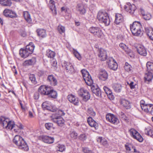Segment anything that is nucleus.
<instances>
[{
	"label": "nucleus",
	"mask_w": 153,
	"mask_h": 153,
	"mask_svg": "<svg viewBox=\"0 0 153 153\" xmlns=\"http://www.w3.org/2000/svg\"><path fill=\"white\" fill-rule=\"evenodd\" d=\"M153 75L151 72L147 71L145 73L144 79L145 82H150L153 78Z\"/></svg>",
	"instance_id": "2f4dec72"
},
{
	"label": "nucleus",
	"mask_w": 153,
	"mask_h": 153,
	"mask_svg": "<svg viewBox=\"0 0 153 153\" xmlns=\"http://www.w3.org/2000/svg\"><path fill=\"white\" fill-rule=\"evenodd\" d=\"M36 32L39 37L44 38L47 36L46 31L43 29L39 28L36 30Z\"/></svg>",
	"instance_id": "cd10ccee"
},
{
	"label": "nucleus",
	"mask_w": 153,
	"mask_h": 153,
	"mask_svg": "<svg viewBox=\"0 0 153 153\" xmlns=\"http://www.w3.org/2000/svg\"><path fill=\"white\" fill-rule=\"evenodd\" d=\"M47 80L52 86H55L57 84V80L53 75H49L48 76Z\"/></svg>",
	"instance_id": "4be33fe9"
},
{
	"label": "nucleus",
	"mask_w": 153,
	"mask_h": 153,
	"mask_svg": "<svg viewBox=\"0 0 153 153\" xmlns=\"http://www.w3.org/2000/svg\"><path fill=\"white\" fill-rule=\"evenodd\" d=\"M146 32L149 39L153 41V29L151 28H146Z\"/></svg>",
	"instance_id": "f704fd0d"
},
{
	"label": "nucleus",
	"mask_w": 153,
	"mask_h": 153,
	"mask_svg": "<svg viewBox=\"0 0 153 153\" xmlns=\"http://www.w3.org/2000/svg\"><path fill=\"white\" fill-rule=\"evenodd\" d=\"M89 31L94 36L99 38L101 37L102 35L101 30L97 27H91L89 28Z\"/></svg>",
	"instance_id": "6e6552de"
},
{
	"label": "nucleus",
	"mask_w": 153,
	"mask_h": 153,
	"mask_svg": "<svg viewBox=\"0 0 153 153\" xmlns=\"http://www.w3.org/2000/svg\"><path fill=\"white\" fill-rule=\"evenodd\" d=\"M46 55L48 58H52L55 57V53L54 51L48 49L46 51Z\"/></svg>",
	"instance_id": "a19ab883"
},
{
	"label": "nucleus",
	"mask_w": 153,
	"mask_h": 153,
	"mask_svg": "<svg viewBox=\"0 0 153 153\" xmlns=\"http://www.w3.org/2000/svg\"><path fill=\"white\" fill-rule=\"evenodd\" d=\"M81 72L85 83L88 86H91L93 84V81L88 72L85 69H82Z\"/></svg>",
	"instance_id": "423d86ee"
},
{
	"label": "nucleus",
	"mask_w": 153,
	"mask_h": 153,
	"mask_svg": "<svg viewBox=\"0 0 153 153\" xmlns=\"http://www.w3.org/2000/svg\"><path fill=\"white\" fill-rule=\"evenodd\" d=\"M79 138L80 140L84 141L87 139V135L84 134H81L79 136Z\"/></svg>",
	"instance_id": "13d9d810"
},
{
	"label": "nucleus",
	"mask_w": 153,
	"mask_h": 153,
	"mask_svg": "<svg viewBox=\"0 0 153 153\" xmlns=\"http://www.w3.org/2000/svg\"><path fill=\"white\" fill-rule=\"evenodd\" d=\"M124 9L127 12L131 14H133L136 9L135 6L133 4L127 3L124 6Z\"/></svg>",
	"instance_id": "2eb2a0df"
},
{
	"label": "nucleus",
	"mask_w": 153,
	"mask_h": 153,
	"mask_svg": "<svg viewBox=\"0 0 153 153\" xmlns=\"http://www.w3.org/2000/svg\"><path fill=\"white\" fill-rule=\"evenodd\" d=\"M53 124L50 123H46L45 124V126L46 128L48 130L51 129L53 128Z\"/></svg>",
	"instance_id": "6e6d98bb"
},
{
	"label": "nucleus",
	"mask_w": 153,
	"mask_h": 153,
	"mask_svg": "<svg viewBox=\"0 0 153 153\" xmlns=\"http://www.w3.org/2000/svg\"><path fill=\"white\" fill-rule=\"evenodd\" d=\"M131 136L140 142H142L143 139L140 134L135 129L131 128L129 130Z\"/></svg>",
	"instance_id": "9d476101"
},
{
	"label": "nucleus",
	"mask_w": 153,
	"mask_h": 153,
	"mask_svg": "<svg viewBox=\"0 0 153 153\" xmlns=\"http://www.w3.org/2000/svg\"><path fill=\"white\" fill-rule=\"evenodd\" d=\"M0 4L4 6H10L12 2L10 0H0Z\"/></svg>",
	"instance_id": "4c0bfd02"
},
{
	"label": "nucleus",
	"mask_w": 153,
	"mask_h": 153,
	"mask_svg": "<svg viewBox=\"0 0 153 153\" xmlns=\"http://www.w3.org/2000/svg\"><path fill=\"white\" fill-rule=\"evenodd\" d=\"M128 84L129 85V86L131 89H133L135 88V86L136 85L135 83L133 82H131L129 84L128 83Z\"/></svg>",
	"instance_id": "69168bd1"
},
{
	"label": "nucleus",
	"mask_w": 153,
	"mask_h": 153,
	"mask_svg": "<svg viewBox=\"0 0 153 153\" xmlns=\"http://www.w3.org/2000/svg\"><path fill=\"white\" fill-rule=\"evenodd\" d=\"M97 141L100 142L101 144L103 146H105L107 144V142L106 139L102 138L101 137H99L97 139Z\"/></svg>",
	"instance_id": "49530a36"
},
{
	"label": "nucleus",
	"mask_w": 153,
	"mask_h": 153,
	"mask_svg": "<svg viewBox=\"0 0 153 153\" xmlns=\"http://www.w3.org/2000/svg\"><path fill=\"white\" fill-rule=\"evenodd\" d=\"M142 109L146 113L152 114L153 111V104H147Z\"/></svg>",
	"instance_id": "b1692460"
},
{
	"label": "nucleus",
	"mask_w": 153,
	"mask_h": 153,
	"mask_svg": "<svg viewBox=\"0 0 153 153\" xmlns=\"http://www.w3.org/2000/svg\"><path fill=\"white\" fill-rule=\"evenodd\" d=\"M129 153H140L138 149L135 147H132L131 148V150Z\"/></svg>",
	"instance_id": "bf43d9fd"
},
{
	"label": "nucleus",
	"mask_w": 153,
	"mask_h": 153,
	"mask_svg": "<svg viewBox=\"0 0 153 153\" xmlns=\"http://www.w3.org/2000/svg\"><path fill=\"white\" fill-rule=\"evenodd\" d=\"M145 132L146 134L153 138V128H146L145 129Z\"/></svg>",
	"instance_id": "79ce46f5"
},
{
	"label": "nucleus",
	"mask_w": 153,
	"mask_h": 153,
	"mask_svg": "<svg viewBox=\"0 0 153 153\" xmlns=\"http://www.w3.org/2000/svg\"><path fill=\"white\" fill-rule=\"evenodd\" d=\"M119 46L122 49L124 50L127 53H129L130 52V50L127 46L123 43H120Z\"/></svg>",
	"instance_id": "58836bf2"
},
{
	"label": "nucleus",
	"mask_w": 153,
	"mask_h": 153,
	"mask_svg": "<svg viewBox=\"0 0 153 153\" xmlns=\"http://www.w3.org/2000/svg\"><path fill=\"white\" fill-rule=\"evenodd\" d=\"M60 118L62 117L60 116H57L54 118H53L52 119V120L53 122L57 123L58 122V121H59Z\"/></svg>",
	"instance_id": "0e129e2a"
},
{
	"label": "nucleus",
	"mask_w": 153,
	"mask_h": 153,
	"mask_svg": "<svg viewBox=\"0 0 153 153\" xmlns=\"http://www.w3.org/2000/svg\"><path fill=\"white\" fill-rule=\"evenodd\" d=\"M123 20V17L121 14L119 13H116L115 15V20L114 23L116 24H119L122 22Z\"/></svg>",
	"instance_id": "7c9ffc66"
},
{
	"label": "nucleus",
	"mask_w": 153,
	"mask_h": 153,
	"mask_svg": "<svg viewBox=\"0 0 153 153\" xmlns=\"http://www.w3.org/2000/svg\"><path fill=\"white\" fill-rule=\"evenodd\" d=\"M70 136L71 137L74 139H76L77 138L78 134L75 131H71L70 132Z\"/></svg>",
	"instance_id": "603ef678"
},
{
	"label": "nucleus",
	"mask_w": 153,
	"mask_h": 153,
	"mask_svg": "<svg viewBox=\"0 0 153 153\" xmlns=\"http://www.w3.org/2000/svg\"><path fill=\"white\" fill-rule=\"evenodd\" d=\"M120 103L121 105L126 109H129L131 108L130 102L126 99H121Z\"/></svg>",
	"instance_id": "412c9836"
},
{
	"label": "nucleus",
	"mask_w": 153,
	"mask_h": 153,
	"mask_svg": "<svg viewBox=\"0 0 153 153\" xmlns=\"http://www.w3.org/2000/svg\"><path fill=\"white\" fill-rule=\"evenodd\" d=\"M62 66L65 68L67 72L70 74L74 73V69L71 63L64 61L62 63Z\"/></svg>",
	"instance_id": "9b49d317"
},
{
	"label": "nucleus",
	"mask_w": 153,
	"mask_h": 153,
	"mask_svg": "<svg viewBox=\"0 0 153 153\" xmlns=\"http://www.w3.org/2000/svg\"><path fill=\"white\" fill-rule=\"evenodd\" d=\"M23 16L27 22L29 23H30L31 22L32 19L28 12L27 11H24L23 12Z\"/></svg>",
	"instance_id": "72a5a7b5"
},
{
	"label": "nucleus",
	"mask_w": 153,
	"mask_h": 153,
	"mask_svg": "<svg viewBox=\"0 0 153 153\" xmlns=\"http://www.w3.org/2000/svg\"><path fill=\"white\" fill-rule=\"evenodd\" d=\"M97 17L100 22L104 23L106 26H108L109 25L110 20L107 13L100 11L97 14Z\"/></svg>",
	"instance_id": "20e7f679"
},
{
	"label": "nucleus",
	"mask_w": 153,
	"mask_h": 153,
	"mask_svg": "<svg viewBox=\"0 0 153 153\" xmlns=\"http://www.w3.org/2000/svg\"><path fill=\"white\" fill-rule=\"evenodd\" d=\"M39 92H35L34 94L33 95V97L34 99L35 100H37L39 98Z\"/></svg>",
	"instance_id": "774afa93"
},
{
	"label": "nucleus",
	"mask_w": 153,
	"mask_h": 153,
	"mask_svg": "<svg viewBox=\"0 0 153 153\" xmlns=\"http://www.w3.org/2000/svg\"><path fill=\"white\" fill-rule=\"evenodd\" d=\"M40 139L44 143L48 144L53 143L54 142V140L53 137L47 135H42L40 136Z\"/></svg>",
	"instance_id": "f3484780"
},
{
	"label": "nucleus",
	"mask_w": 153,
	"mask_h": 153,
	"mask_svg": "<svg viewBox=\"0 0 153 153\" xmlns=\"http://www.w3.org/2000/svg\"><path fill=\"white\" fill-rule=\"evenodd\" d=\"M92 91L93 93L97 96L100 97L101 95V91L100 89L98 87L96 88H92Z\"/></svg>",
	"instance_id": "c03bdc74"
},
{
	"label": "nucleus",
	"mask_w": 153,
	"mask_h": 153,
	"mask_svg": "<svg viewBox=\"0 0 153 153\" xmlns=\"http://www.w3.org/2000/svg\"><path fill=\"white\" fill-rule=\"evenodd\" d=\"M67 98L69 101L74 105H78L79 101L78 98L75 95L72 94H69L67 96Z\"/></svg>",
	"instance_id": "6ab92c4d"
},
{
	"label": "nucleus",
	"mask_w": 153,
	"mask_h": 153,
	"mask_svg": "<svg viewBox=\"0 0 153 153\" xmlns=\"http://www.w3.org/2000/svg\"><path fill=\"white\" fill-rule=\"evenodd\" d=\"M50 86H46L45 85H42L39 89L38 91L42 94L48 95L49 94V90L51 89Z\"/></svg>",
	"instance_id": "dca6fc26"
},
{
	"label": "nucleus",
	"mask_w": 153,
	"mask_h": 153,
	"mask_svg": "<svg viewBox=\"0 0 153 153\" xmlns=\"http://www.w3.org/2000/svg\"><path fill=\"white\" fill-rule=\"evenodd\" d=\"M147 71L153 72V63L148 62L146 63Z\"/></svg>",
	"instance_id": "37998d69"
},
{
	"label": "nucleus",
	"mask_w": 153,
	"mask_h": 153,
	"mask_svg": "<svg viewBox=\"0 0 153 153\" xmlns=\"http://www.w3.org/2000/svg\"><path fill=\"white\" fill-rule=\"evenodd\" d=\"M141 12L143 19L145 20H149L151 18L152 16L150 13L145 12L143 10H141Z\"/></svg>",
	"instance_id": "473e14b6"
},
{
	"label": "nucleus",
	"mask_w": 153,
	"mask_h": 153,
	"mask_svg": "<svg viewBox=\"0 0 153 153\" xmlns=\"http://www.w3.org/2000/svg\"><path fill=\"white\" fill-rule=\"evenodd\" d=\"M83 151L85 153H94L93 151L90 150L88 148H83Z\"/></svg>",
	"instance_id": "680f3d73"
},
{
	"label": "nucleus",
	"mask_w": 153,
	"mask_h": 153,
	"mask_svg": "<svg viewBox=\"0 0 153 153\" xmlns=\"http://www.w3.org/2000/svg\"><path fill=\"white\" fill-rule=\"evenodd\" d=\"M87 122L89 126L94 127L96 129L98 128V124L91 117H89L87 119Z\"/></svg>",
	"instance_id": "5701e85b"
},
{
	"label": "nucleus",
	"mask_w": 153,
	"mask_h": 153,
	"mask_svg": "<svg viewBox=\"0 0 153 153\" xmlns=\"http://www.w3.org/2000/svg\"><path fill=\"white\" fill-rule=\"evenodd\" d=\"M56 149L57 151L63 152L65 150V146L63 144H58L56 146Z\"/></svg>",
	"instance_id": "a18cd8bd"
},
{
	"label": "nucleus",
	"mask_w": 153,
	"mask_h": 153,
	"mask_svg": "<svg viewBox=\"0 0 153 153\" xmlns=\"http://www.w3.org/2000/svg\"><path fill=\"white\" fill-rule=\"evenodd\" d=\"M76 8L77 10L79 11L80 13L81 14H84L85 12V8L81 4H78Z\"/></svg>",
	"instance_id": "e433bc0d"
},
{
	"label": "nucleus",
	"mask_w": 153,
	"mask_h": 153,
	"mask_svg": "<svg viewBox=\"0 0 153 153\" xmlns=\"http://www.w3.org/2000/svg\"><path fill=\"white\" fill-rule=\"evenodd\" d=\"M106 118L107 120L112 124L117 125L119 123V120L117 117L112 114H107L106 115Z\"/></svg>",
	"instance_id": "f8f14e48"
},
{
	"label": "nucleus",
	"mask_w": 153,
	"mask_h": 153,
	"mask_svg": "<svg viewBox=\"0 0 153 153\" xmlns=\"http://www.w3.org/2000/svg\"><path fill=\"white\" fill-rule=\"evenodd\" d=\"M113 88L115 92L119 93L121 92L122 89V87L121 84L115 83L113 85Z\"/></svg>",
	"instance_id": "c9c22d12"
},
{
	"label": "nucleus",
	"mask_w": 153,
	"mask_h": 153,
	"mask_svg": "<svg viewBox=\"0 0 153 153\" xmlns=\"http://www.w3.org/2000/svg\"><path fill=\"white\" fill-rule=\"evenodd\" d=\"M35 46L32 42H30L25 49L21 48L19 51V54L22 58H26L33 52Z\"/></svg>",
	"instance_id": "7ed1b4c3"
},
{
	"label": "nucleus",
	"mask_w": 153,
	"mask_h": 153,
	"mask_svg": "<svg viewBox=\"0 0 153 153\" xmlns=\"http://www.w3.org/2000/svg\"><path fill=\"white\" fill-rule=\"evenodd\" d=\"M73 53L74 56L79 60L82 59V57L79 53L76 50L73 49Z\"/></svg>",
	"instance_id": "3c124183"
},
{
	"label": "nucleus",
	"mask_w": 153,
	"mask_h": 153,
	"mask_svg": "<svg viewBox=\"0 0 153 153\" xmlns=\"http://www.w3.org/2000/svg\"><path fill=\"white\" fill-rule=\"evenodd\" d=\"M103 89L106 94L107 95L108 98L110 100H113L114 98V96L112 94L111 91L106 86H104Z\"/></svg>",
	"instance_id": "c85d7f7f"
},
{
	"label": "nucleus",
	"mask_w": 153,
	"mask_h": 153,
	"mask_svg": "<svg viewBox=\"0 0 153 153\" xmlns=\"http://www.w3.org/2000/svg\"><path fill=\"white\" fill-rule=\"evenodd\" d=\"M49 94H48V95H49L50 97L53 98H56L57 97V94L56 91L51 89H51L49 90Z\"/></svg>",
	"instance_id": "ea45409f"
},
{
	"label": "nucleus",
	"mask_w": 153,
	"mask_h": 153,
	"mask_svg": "<svg viewBox=\"0 0 153 153\" xmlns=\"http://www.w3.org/2000/svg\"><path fill=\"white\" fill-rule=\"evenodd\" d=\"M0 123L4 128L7 129L12 130L15 124L14 121L7 118L1 116L0 118Z\"/></svg>",
	"instance_id": "39448f33"
},
{
	"label": "nucleus",
	"mask_w": 153,
	"mask_h": 153,
	"mask_svg": "<svg viewBox=\"0 0 153 153\" xmlns=\"http://www.w3.org/2000/svg\"><path fill=\"white\" fill-rule=\"evenodd\" d=\"M23 128L22 125L21 123H19L16 124H14L12 130L14 133L18 134L20 132V130L23 129Z\"/></svg>",
	"instance_id": "393cba45"
},
{
	"label": "nucleus",
	"mask_w": 153,
	"mask_h": 153,
	"mask_svg": "<svg viewBox=\"0 0 153 153\" xmlns=\"http://www.w3.org/2000/svg\"><path fill=\"white\" fill-rule=\"evenodd\" d=\"M120 117L123 120L126 121L127 120V117L125 115V114L122 112H121L119 113Z\"/></svg>",
	"instance_id": "4d7b16f0"
},
{
	"label": "nucleus",
	"mask_w": 153,
	"mask_h": 153,
	"mask_svg": "<svg viewBox=\"0 0 153 153\" xmlns=\"http://www.w3.org/2000/svg\"><path fill=\"white\" fill-rule=\"evenodd\" d=\"M64 123V120L62 118H60L59 121L56 123L59 126H62Z\"/></svg>",
	"instance_id": "052dcab7"
},
{
	"label": "nucleus",
	"mask_w": 153,
	"mask_h": 153,
	"mask_svg": "<svg viewBox=\"0 0 153 153\" xmlns=\"http://www.w3.org/2000/svg\"><path fill=\"white\" fill-rule=\"evenodd\" d=\"M98 56L100 59L102 61L105 60L107 57L106 51L103 49L100 50Z\"/></svg>",
	"instance_id": "aec40b11"
},
{
	"label": "nucleus",
	"mask_w": 153,
	"mask_h": 153,
	"mask_svg": "<svg viewBox=\"0 0 153 153\" xmlns=\"http://www.w3.org/2000/svg\"><path fill=\"white\" fill-rule=\"evenodd\" d=\"M135 47L137 49L138 53L140 55L146 56L147 53L145 47L142 45L140 44L136 45Z\"/></svg>",
	"instance_id": "4468645a"
},
{
	"label": "nucleus",
	"mask_w": 153,
	"mask_h": 153,
	"mask_svg": "<svg viewBox=\"0 0 153 153\" xmlns=\"http://www.w3.org/2000/svg\"><path fill=\"white\" fill-rule=\"evenodd\" d=\"M3 14L6 17L13 18L16 16V13L9 9H6L3 11Z\"/></svg>",
	"instance_id": "a211bd4d"
},
{
	"label": "nucleus",
	"mask_w": 153,
	"mask_h": 153,
	"mask_svg": "<svg viewBox=\"0 0 153 153\" xmlns=\"http://www.w3.org/2000/svg\"><path fill=\"white\" fill-rule=\"evenodd\" d=\"M124 69L127 71H131L133 69L132 67L127 62L125 63Z\"/></svg>",
	"instance_id": "de8ad7c7"
},
{
	"label": "nucleus",
	"mask_w": 153,
	"mask_h": 153,
	"mask_svg": "<svg viewBox=\"0 0 153 153\" xmlns=\"http://www.w3.org/2000/svg\"><path fill=\"white\" fill-rule=\"evenodd\" d=\"M19 33L21 36L23 37L26 36L27 35L24 29L21 30L19 31Z\"/></svg>",
	"instance_id": "e2e57ef3"
},
{
	"label": "nucleus",
	"mask_w": 153,
	"mask_h": 153,
	"mask_svg": "<svg viewBox=\"0 0 153 153\" xmlns=\"http://www.w3.org/2000/svg\"><path fill=\"white\" fill-rule=\"evenodd\" d=\"M56 114L59 115V116H63L65 114V113L64 111L61 110L59 109L57 110V111L56 112Z\"/></svg>",
	"instance_id": "5fc2aeb1"
},
{
	"label": "nucleus",
	"mask_w": 153,
	"mask_h": 153,
	"mask_svg": "<svg viewBox=\"0 0 153 153\" xmlns=\"http://www.w3.org/2000/svg\"><path fill=\"white\" fill-rule=\"evenodd\" d=\"M36 62V58L35 57H33L30 59L25 61L23 64L25 66L33 65L35 64Z\"/></svg>",
	"instance_id": "c756f323"
},
{
	"label": "nucleus",
	"mask_w": 153,
	"mask_h": 153,
	"mask_svg": "<svg viewBox=\"0 0 153 153\" xmlns=\"http://www.w3.org/2000/svg\"><path fill=\"white\" fill-rule=\"evenodd\" d=\"M87 113L90 116H94L96 115V113L92 108H89L87 111Z\"/></svg>",
	"instance_id": "864d4df0"
},
{
	"label": "nucleus",
	"mask_w": 153,
	"mask_h": 153,
	"mask_svg": "<svg viewBox=\"0 0 153 153\" xmlns=\"http://www.w3.org/2000/svg\"><path fill=\"white\" fill-rule=\"evenodd\" d=\"M42 107L44 110H47L52 112L56 111L57 110L55 105H52L51 102L47 101L44 102L42 103Z\"/></svg>",
	"instance_id": "1a4fd4ad"
},
{
	"label": "nucleus",
	"mask_w": 153,
	"mask_h": 153,
	"mask_svg": "<svg viewBox=\"0 0 153 153\" xmlns=\"http://www.w3.org/2000/svg\"><path fill=\"white\" fill-rule=\"evenodd\" d=\"M79 95L82 97L84 101H86L89 100L90 97V95L89 92L84 88H80L78 91Z\"/></svg>",
	"instance_id": "0eeeda50"
},
{
	"label": "nucleus",
	"mask_w": 153,
	"mask_h": 153,
	"mask_svg": "<svg viewBox=\"0 0 153 153\" xmlns=\"http://www.w3.org/2000/svg\"><path fill=\"white\" fill-rule=\"evenodd\" d=\"M48 5L53 13L55 15L57 13L55 5V2L53 0H50Z\"/></svg>",
	"instance_id": "bb28decb"
},
{
	"label": "nucleus",
	"mask_w": 153,
	"mask_h": 153,
	"mask_svg": "<svg viewBox=\"0 0 153 153\" xmlns=\"http://www.w3.org/2000/svg\"><path fill=\"white\" fill-rule=\"evenodd\" d=\"M147 104H146L145 101L143 100H141L140 101V105L142 109Z\"/></svg>",
	"instance_id": "338daca9"
},
{
	"label": "nucleus",
	"mask_w": 153,
	"mask_h": 153,
	"mask_svg": "<svg viewBox=\"0 0 153 153\" xmlns=\"http://www.w3.org/2000/svg\"><path fill=\"white\" fill-rule=\"evenodd\" d=\"M106 63L110 69L114 71L117 69L118 67L117 63L112 58H109L107 59Z\"/></svg>",
	"instance_id": "ddd939ff"
},
{
	"label": "nucleus",
	"mask_w": 153,
	"mask_h": 153,
	"mask_svg": "<svg viewBox=\"0 0 153 153\" xmlns=\"http://www.w3.org/2000/svg\"><path fill=\"white\" fill-rule=\"evenodd\" d=\"M13 142L19 149L24 151H27L28 150V147L24 139L20 136L15 135Z\"/></svg>",
	"instance_id": "f03ea898"
},
{
	"label": "nucleus",
	"mask_w": 153,
	"mask_h": 153,
	"mask_svg": "<svg viewBox=\"0 0 153 153\" xmlns=\"http://www.w3.org/2000/svg\"><path fill=\"white\" fill-rule=\"evenodd\" d=\"M131 30L132 34L134 36H141L143 33V28L140 22L135 21L130 25Z\"/></svg>",
	"instance_id": "f257e3e1"
},
{
	"label": "nucleus",
	"mask_w": 153,
	"mask_h": 153,
	"mask_svg": "<svg viewBox=\"0 0 153 153\" xmlns=\"http://www.w3.org/2000/svg\"><path fill=\"white\" fill-rule=\"evenodd\" d=\"M29 78L32 83L34 84H36L37 83V82L36 80L35 76L34 74H30L29 75Z\"/></svg>",
	"instance_id": "09e8293b"
},
{
	"label": "nucleus",
	"mask_w": 153,
	"mask_h": 153,
	"mask_svg": "<svg viewBox=\"0 0 153 153\" xmlns=\"http://www.w3.org/2000/svg\"><path fill=\"white\" fill-rule=\"evenodd\" d=\"M98 77L100 80L103 81L107 79L108 77L107 72L104 70L100 72Z\"/></svg>",
	"instance_id": "a878e982"
},
{
	"label": "nucleus",
	"mask_w": 153,
	"mask_h": 153,
	"mask_svg": "<svg viewBox=\"0 0 153 153\" xmlns=\"http://www.w3.org/2000/svg\"><path fill=\"white\" fill-rule=\"evenodd\" d=\"M57 30L61 34L64 33L65 31V27L61 25H59L58 26Z\"/></svg>",
	"instance_id": "8fccbe9b"
}]
</instances>
